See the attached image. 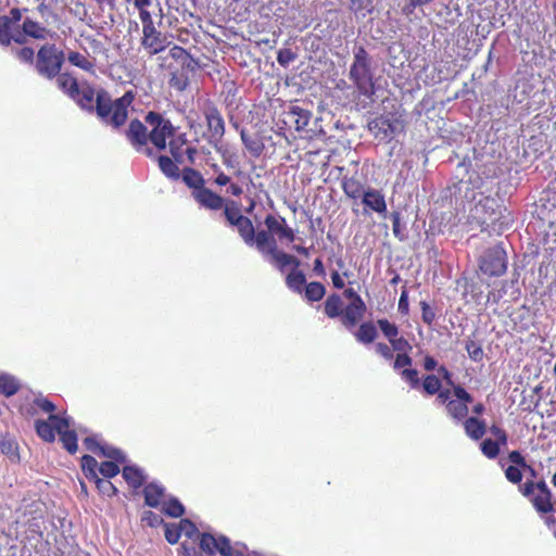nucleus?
I'll return each mask as SVG.
<instances>
[{
  "mask_svg": "<svg viewBox=\"0 0 556 556\" xmlns=\"http://www.w3.org/2000/svg\"><path fill=\"white\" fill-rule=\"evenodd\" d=\"M161 511L172 518H180L185 514V507L178 498H169V501L163 503Z\"/></svg>",
  "mask_w": 556,
  "mask_h": 556,
  "instance_id": "37998d69",
  "label": "nucleus"
},
{
  "mask_svg": "<svg viewBox=\"0 0 556 556\" xmlns=\"http://www.w3.org/2000/svg\"><path fill=\"white\" fill-rule=\"evenodd\" d=\"M389 348L393 349L395 353H409L413 346L403 338L388 339Z\"/></svg>",
  "mask_w": 556,
  "mask_h": 556,
  "instance_id": "5fc2aeb1",
  "label": "nucleus"
},
{
  "mask_svg": "<svg viewBox=\"0 0 556 556\" xmlns=\"http://www.w3.org/2000/svg\"><path fill=\"white\" fill-rule=\"evenodd\" d=\"M420 386L421 389H424L425 394H427L428 396H432L438 392L442 391V382H440V379L434 375L425 376L424 381H421Z\"/></svg>",
  "mask_w": 556,
  "mask_h": 556,
  "instance_id": "c03bdc74",
  "label": "nucleus"
},
{
  "mask_svg": "<svg viewBox=\"0 0 556 556\" xmlns=\"http://www.w3.org/2000/svg\"><path fill=\"white\" fill-rule=\"evenodd\" d=\"M342 298H340L337 293H331L324 301V315L330 319H339L341 326L346 328V330H353L359 320L363 319L365 313L359 315H355V319H346L345 318V306H343Z\"/></svg>",
  "mask_w": 556,
  "mask_h": 556,
  "instance_id": "f3484780",
  "label": "nucleus"
},
{
  "mask_svg": "<svg viewBox=\"0 0 556 556\" xmlns=\"http://www.w3.org/2000/svg\"><path fill=\"white\" fill-rule=\"evenodd\" d=\"M502 219V205L498 200L491 195H485L475 203L469 210V223L477 225L481 231L494 230Z\"/></svg>",
  "mask_w": 556,
  "mask_h": 556,
  "instance_id": "9d476101",
  "label": "nucleus"
},
{
  "mask_svg": "<svg viewBox=\"0 0 556 556\" xmlns=\"http://www.w3.org/2000/svg\"><path fill=\"white\" fill-rule=\"evenodd\" d=\"M353 336H355L356 342L363 345H370L377 340V327L370 321H364L359 324L358 329L353 332Z\"/></svg>",
  "mask_w": 556,
  "mask_h": 556,
  "instance_id": "7c9ffc66",
  "label": "nucleus"
},
{
  "mask_svg": "<svg viewBox=\"0 0 556 556\" xmlns=\"http://www.w3.org/2000/svg\"><path fill=\"white\" fill-rule=\"evenodd\" d=\"M177 128L165 116L155 111L144 115V122L132 119L126 136L128 139H174Z\"/></svg>",
  "mask_w": 556,
  "mask_h": 556,
  "instance_id": "f03ea898",
  "label": "nucleus"
},
{
  "mask_svg": "<svg viewBox=\"0 0 556 556\" xmlns=\"http://www.w3.org/2000/svg\"><path fill=\"white\" fill-rule=\"evenodd\" d=\"M394 352L395 351L384 342L376 343V353L380 357L384 358V361H392V358L395 357V354H393Z\"/></svg>",
  "mask_w": 556,
  "mask_h": 556,
  "instance_id": "052dcab7",
  "label": "nucleus"
},
{
  "mask_svg": "<svg viewBox=\"0 0 556 556\" xmlns=\"http://www.w3.org/2000/svg\"><path fill=\"white\" fill-rule=\"evenodd\" d=\"M377 327H379L380 332H382V336L388 340L402 338L399 336V327L387 318L377 319Z\"/></svg>",
  "mask_w": 556,
  "mask_h": 556,
  "instance_id": "49530a36",
  "label": "nucleus"
},
{
  "mask_svg": "<svg viewBox=\"0 0 556 556\" xmlns=\"http://www.w3.org/2000/svg\"><path fill=\"white\" fill-rule=\"evenodd\" d=\"M182 533L177 531L175 528H170L169 525H165V540L169 544L178 543L179 538H181Z\"/></svg>",
  "mask_w": 556,
  "mask_h": 556,
  "instance_id": "69168bd1",
  "label": "nucleus"
},
{
  "mask_svg": "<svg viewBox=\"0 0 556 556\" xmlns=\"http://www.w3.org/2000/svg\"><path fill=\"white\" fill-rule=\"evenodd\" d=\"M127 96L128 94L126 93L124 97L112 101L108 91L104 89L98 90L93 113H96L98 118L106 125H110L114 128H119L125 124L127 119V106L132 99L130 96V99L127 100Z\"/></svg>",
  "mask_w": 556,
  "mask_h": 556,
  "instance_id": "423d86ee",
  "label": "nucleus"
},
{
  "mask_svg": "<svg viewBox=\"0 0 556 556\" xmlns=\"http://www.w3.org/2000/svg\"><path fill=\"white\" fill-rule=\"evenodd\" d=\"M341 188H343L344 194L348 199L358 200L362 194H365L366 190L363 185L355 177H343L341 180Z\"/></svg>",
  "mask_w": 556,
  "mask_h": 556,
  "instance_id": "72a5a7b5",
  "label": "nucleus"
},
{
  "mask_svg": "<svg viewBox=\"0 0 556 556\" xmlns=\"http://www.w3.org/2000/svg\"><path fill=\"white\" fill-rule=\"evenodd\" d=\"M287 117L289 118L288 123L293 124L296 130H302L307 126L311 113L300 106H292L287 113Z\"/></svg>",
  "mask_w": 556,
  "mask_h": 556,
  "instance_id": "473e14b6",
  "label": "nucleus"
},
{
  "mask_svg": "<svg viewBox=\"0 0 556 556\" xmlns=\"http://www.w3.org/2000/svg\"><path fill=\"white\" fill-rule=\"evenodd\" d=\"M122 463H115L114 460H104L100 463V468L96 469V473L103 476V479H111L119 473V467Z\"/></svg>",
  "mask_w": 556,
  "mask_h": 556,
  "instance_id": "de8ad7c7",
  "label": "nucleus"
},
{
  "mask_svg": "<svg viewBox=\"0 0 556 556\" xmlns=\"http://www.w3.org/2000/svg\"><path fill=\"white\" fill-rule=\"evenodd\" d=\"M278 240L279 239H277L276 236H270L267 237V241L264 242L263 244H258L257 240L243 243H245L249 247H255L258 253H261V255H263L264 257L268 258L269 263L273 264V266H275V268L278 269L279 273H282L283 269L288 266L293 267V269L291 270H300L298 269L300 267V261L295 256H292L277 248Z\"/></svg>",
  "mask_w": 556,
  "mask_h": 556,
  "instance_id": "9b49d317",
  "label": "nucleus"
},
{
  "mask_svg": "<svg viewBox=\"0 0 556 556\" xmlns=\"http://www.w3.org/2000/svg\"><path fill=\"white\" fill-rule=\"evenodd\" d=\"M205 121L210 136L222 139L225 134V122L220 112L214 105H206L204 109Z\"/></svg>",
  "mask_w": 556,
  "mask_h": 556,
  "instance_id": "4be33fe9",
  "label": "nucleus"
},
{
  "mask_svg": "<svg viewBox=\"0 0 556 556\" xmlns=\"http://www.w3.org/2000/svg\"><path fill=\"white\" fill-rule=\"evenodd\" d=\"M199 539V548L202 553L210 556L218 553L222 556H260L256 552L242 553L241 551L233 549L231 543L226 536L215 538L211 533L204 532Z\"/></svg>",
  "mask_w": 556,
  "mask_h": 556,
  "instance_id": "4468645a",
  "label": "nucleus"
},
{
  "mask_svg": "<svg viewBox=\"0 0 556 556\" xmlns=\"http://www.w3.org/2000/svg\"><path fill=\"white\" fill-rule=\"evenodd\" d=\"M453 395L456 401H448L444 404L445 412H447L448 417L460 421L467 418V413H469L467 406L472 403V396L462 386H454Z\"/></svg>",
  "mask_w": 556,
  "mask_h": 556,
  "instance_id": "a211bd4d",
  "label": "nucleus"
},
{
  "mask_svg": "<svg viewBox=\"0 0 556 556\" xmlns=\"http://www.w3.org/2000/svg\"><path fill=\"white\" fill-rule=\"evenodd\" d=\"M181 179H184L185 186L193 189V191L208 189L203 187L202 175L191 167H187L184 169V174H181Z\"/></svg>",
  "mask_w": 556,
  "mask_h": 556,
  "instance_id": "c9c22d12",
  "label": "nucleus"
},
{
  "mask_svg": "<svg viewBox=\"0 0 556 556\" xmlns=\"http://www.w3.org/2000/svg\"><path fill=\"white\" fill-rule=\"evenodd\" d=\"M58 88L70 99L75 98L77 89L80 87L78 80L68 72H60L54 79Z\"/></svg>",
  "mask_w": 556,
  "mask_h": 556,
  "instance_id": "cd10ccee",
  "label": "nucleus"
},
{
  "mask_svg": "<svg viewBox=\"0 0 556 556\" xmlns=\"http://www.w3.org/2000/svg\"><path fill=\"white\" fill-rule=\"evenodd\" d=\"M420 308H421V320H424V324L428 327H430L433 324L434 320V311L429 306V304L426 301L420 302Z\"/></svg>",
  "mask_w": 556,
  "mask_h": 556,
  "instance_id": "bf43d9fd",
  "label": "nucleus"
},
{
  "mask_svg": "<svg viewBox=\"0 0 556 556\" xmlns=\"http://www.w3.org/2000/svg\"><path fill=\"white\" fill-rule=\"evenodd\" d=\"M223 215H225L226 222L231 227L237 228L238 236L242 238L243 242L257 240L258 244H264L267 241V237L270 236L278 237L279 241L294 242V230L288 226L286 218L281 215H267L264 218V226L266 228L258 229V231H255L251 219L241 214L235 201L226 203L225 207H223Z\"/></svg>",
  "mask_w": 556,
  "mask_h": 556,
  "instance_id": "f257e3e1",
  "label": "nucleus"
},
{
  "mask_svg": "<svg viewBox=\"0 0 556 556\" xmlns=\"http://www.w3.org/2000/svg\"><path fill=\"white\" fill-rule=\"evenodd\" d=\"M28 35H24L23 28L21 25H16V28L1 30L0 29V47L1 48H10V47H24L28 43Z\"/></svg>",
  "mask_w": 556,
  "mask_h": 556,
  "instance_id": "b1692460",
  "label": "nucleus"
},
{
  "mask_svg": "<svg viewBox=\"0 0 556 556\" xmlns=\"http://www.w3.org/2000/svg\"><path fill=\"white\" fill-rule=\"evenodd\" d=\"M21 28L24 30V35H28L29 38L36 40H45L50 33L45 26L29 17H26L21 24Z\"/></svg>",
  "mask_w": 556,
  "mask_h": 556,
  "instance_id": "2f4dec72",
  "label": "nucleus"
},
{
  "mask_svg": "<svg viewBox=\"0 0 556 556\" xmlns=\"http://www.w3.org/2000/svg\"><path fill=\"white\" fill-rule=\"evenodd\" d=\"M22 21V11L18 8H13L9 15H0V29L8 30L16 28V25Z\"/></svg>",
  "mask_w": 556,
  "mask_h": 556,
  "instance_id": "58836bf2",
  "label": "nucleus"
},
{
  "mask_svg": "<svg viewBox=\"0 0 556 556\" xmlns=\"http://www.w3.org/2000/svg\"><path fill=\"white\" fill-rule=\"evenodd\" d=\"M507 457H509V462L514 467L529 468V465L526 463V458H523L520 452L511 451Z\"/></svg>",
  "mask_w": 556,
  "mask_h": 556,
  "instance_id": "0e129e2a",
  "label": "nucleus"
},
{
  "mask_svg": "<svg viewBox=\"0 0 556 556\" xmlns=\"http://www.w3.org/2000/svg\"><path fill=\"white\" fill-rule=\"evenodd\" d=\"M460 421L469 440L479 441L486 433V424L477 416L467 417Z\"/></svg>",
  "mask_w": 556,
  "mask_h": 556,
  "instance_id": "bb28decb",
  "label": "nucleus"
},
{
  "mask_svg": "<svg viewBox=\"0 0 556 556\" xmlns=\"http://www.w3.org/2000/svg\"><path fill=\"white\" fill-rule=\"evenodd\" d=\"M354 61L350 67V79L355 84L357 91L375 102V86L372 83L371 58L363 46H354Z\"/></svg>",
  "mask_w": 556,
  "mask_h": 556,
  "instance_id": "0eeeda50",
  "label": "nucleus"
},
{
  "mask_svg": "<svg viewBox=\"0 0 556 556\" xmlns=\"http://www.w3.org/2000/svg\"><path fill=\"white\" fill-rule=\"evenodd\" d=\"M88 480L96 484V490L100 492L101 496L112 497L116 495V486L110 482V479L99 478V476H96V478H88Z\"/></svg>",
  "mask_w": 556,
  "mask_h": 556,
  "instance_id": "a19ab883",
  "label": "nucleus"
},
{
  "mask_svg": "<svg viewBox=\"0 0 556 556\" xmlns=\"http://www.w3.org/2000/svg\"><path fill=\"white\" fill-rule=\"evenodd\" d=\"M481 274L489 277H501L507 271V254L502 244L489 248L478 263Z\"/></svg>",
  "mask_w": 556,
  "mask_h": 556,
  "instance_id": "2eb2a0df",
  "label": "nucleus"
},
{
  "mask_svg": "<svg viewBox=\"0 0 556 556\" xmlns=\"http://www.w3.org/2000/svg\"><path fill=\"white\" fill-rule=\"evenodd\" d=\"M370 132L375 136L394 139L404 135L405 119L399 111L384 112L368 123Z\"/></svg>",
  "mask_w": 556,
  "mask_h": 556,
  "instance_id": "f8f14e48",
  "label": "nucleus"
},
{
  "mask_svg": "<svg viewBox=\"0 0 556 556\" xmlns=\"http://www.w3.org/2000/svg\"><path fill=\"white\" fill-rule=\"evenodd\" d=\"M0 451H2L3 455L9 456L11 458L16 457V444L13 440L8 439L5 437H0Z\"/></svg>",
  "mask_w": 556,
  "mask_h": 556,
  "instance_id": "4d7b16f0",
  "label": "nucleus"
},
{
  "mask_svg": "<svg viewBox=\"0 0 556 556\" xmlns=\"http://www.w3.org/2000/svg\"><path fill=\"white\" fill-rule=\"evenodd\" d=\"M66 54L62 48L52 42H45L36 51L34 71L47 80H53L63 70Z\"/></svg>",
  "mask_w": 556,
  "mask_h": 556,
  "instance_id": "6e6552de",
  "label": "nucleus"
},
{
  "mask_svg": "<svg viewBox=\"0 0 556 556\" xmlns=\"http://www.w3.org/2000/svg\"><path fill=\"white\" fill-rule=\"evenodd\" d=\"M8 50L17 61L26 65H34L36 51L29 46L3 48Z\"/></svg>",
  "mask_w": 556,
  "mask_h": 556,
  "instance_id": "f704fd0d",
  "label": "nucleus"
},
{
  "mask_svg": "<svg viewBox=\"0 0 556 556\" xmlns=\"http://www.w3.org/2000/svg\"><path fill=\"white\" fill-rule=\"evenodd\" d=\"M83 444H85L86 450L89 452L100 450L102 447H106L108 445H102L100 442L97 441L96 437H89L83 441Z\"/></svg>",
  "mask_w": 556,
  "mask_h": 556,
  "instance_id": "774afa93",
  "label": "nucleus"
},
{
  "mask_svg": "<svg viewBox=\"0 0 556 556\" xmlns=\"http://www.w3.org/2000/svg\"><path fill=\"white\" fill-rule=\"evenodd\" d=\"M97 91L89 84L85 83L77 89V94L72 98L73 101L84 111L92 114L96 105Z\"/></svg>",
  "mask_w": 556,
  "mask_h": 556,
  "instance_id": "393cba45",
  "label": "nucleus"
},
{
  "mask_svg": "<svg viewBox=\"0 0 556 556\" xmlns=\"http://www.w3.org/2000/svg\"><path fill=\"white\" fill-rule=\"evenodd\" d=\"M467 179L460 178L459 191L465 192L466 199L473 201L476 194H484L491 190V181L496 178V165L493 163L478 166L466 172Z\"/></svg>",
  "mask_w": 556,
  "mask_h": 556,
  "instance_id": "1a4fd4ad",
  "label": "nucleus"
},
{
  "mask_svg": "<svg viewBox=\"0 0 556 556\" xmlns=\"http://www.w3.org/2000/svg\"><path fill=\"white\" fill-rule=\"evenodd\" d=\"M169 56L173 59V62L168 64V85L175 90L182 92L189 87L191 78L200 68L199 61L180 46H174L169 50Z\"/></svg>",
  "mask_w": 556,
  "mask_h": 556,
  "instance_id": "39448f33",
  "label": "nucleus"
},
{
  "mask_svg": "<svg viewBox=\"0 0 556 556\" xmlns=\"http://www.w3.org/2000/svg\"><path fill=\"white\" fill-rule=\"evenodd\" d=\"M192 197L195 202L199 203V205L210 210V211H218L226 206V202H224V199L212 191L211 189H200V190H193Z\"/></svg>",
  "mask_w": 556,
  "mask_h": 556,
  "instance_id": "5701e85b",
  "label": "nucleus"
},
{
  "mask_svg": "<svg viewBox=\"0 0 556 556\" xmlns=\"http://www.w3.org/2000/svg\"><path fill=\"white\" fill-rule=\"evenodd\" d=\"M343 298L349 300L350 303L346 304V319L354 320L355 315H359L362 313H366V304L365 301L359 296L358 293L352 288H346L343 291Z\"/></svg>",
  "mask_w": 556,
  "mask_h": 556,
  "instance_id": "a878e982",
  "label": "nucleus"
},
{
  "mask_svg": "<svg viewBox=\"0 0 556 556\" xmlns=\"http://www.w3.org/2000/svg\"><path fill=\"white\" fill-rule=\"evenodd\" d=\"M298 58L291 49L285 48L277 52V62L282 67H288Z\"/></svg>",
  "mask_w": 556,
  "mask_h": 556,
  "instance_id": "864d4df0",
  "label": "nucleus"
},
{
  "mask_svg": "<svg viewBox=\"0 0 556 556\" xmlns=\"http://www.w3.org/2000/svg\"><path fill=\"white\" fill-rule=\"evenodd\" d=\"M141 522L149 528H156L162 525V518L151 510H146L141 515Z\"/></svg>",
  "mask_w": 556,
  "mask_h": 556,
  "instance_id": "13d9d810",
  "label": "nucleus"
},
{
  "mask_svg": "<svg viewBox=\"0 0 556 556\" xmlns=\"http://www.w3.org/2000/svg\"><path fill=\"white\" fill-rule=\"evenodd\" d=\"M519 493L531 503L536 514L543 516V522H545L546 528L553 530L556 535V518L551 515L555 510L553 493H551L546 482L544 480L536 482L526 480L525 484L519 486Z\"/></svg>",
  "mask_w": 556,
  "mask_h": 556,
  "instance_id": "7ed1b4c3",
  "label": "nucleus"
},
{
  "mask_svg": "<svg viewBox=\"0 0 556 556\" xmlns=\"http://www.w3.org/2000/svg\"><path fill=\"white\" fill-rule=\"evenodd\" d=\"M489 431L495 440L485 439L481 441L480 451L481 455L489 459H494L500 455V448L507 445L508 434L504 429L495 425L490 426Z\"/></svg>",
  "mask_w": 556,
  "mask_h": 556,
  "instance_id": "6ab92c4d",
  "label": "nucleus"
},
{
  "mask_svg": "<svg viewBox=\"0 0 556 556\" xmlns=\"http://www.w3.org/2000/svg\"><path fill=\"white\" fill-rule=\"evenodd\" d=\"M243 144H245V149L254 157H258L262 151H264V141H243Z\"/></svg>",
  "mask_w": 556,
  "mask_h": 556,
  "instance_id": "e2e57ef3",
  "label": "nucleus"
},
{
  "mask_svg": "<svg viewBox=\"0 0 556 556\" xmlns=\"http://www.w3.org/2000/svg\"><path fill=\"white\" fill-rule=\"evenodd\" d=\"M21 389V383L15 377L9 375H0V394L5 397L13 396Z\"/></svg>",
  "mask_w": 556,
  "mask_h": 556,
  "instance_id": "4c0bfd02",
  "label": "nucleus"
},
{
  "mask_svg": "<svg viewBox=\"0 0 556 556\" xmlns=\"http://www.w3.org/2000/svg\"><path fill=\"white\" fill-rule=\"evenodd\" d=\"M144 504L150 508H157L164 502V488L155 482H150L142 489Z\"/></svg>",
  "mask_w": 556,
  "mask_h": 556,
  "instance_id": "c756f323",
  "label": "nucleus"
},
{
  "mask_svg": "<svg viewBox=\"0 0 556 556\" xmlns=\"http://www.w3.org/2000/svg\"><path fill=\"white\" fill-rule=\"evenodd\" d=\"M169 528H175V530L179 531L185 535V538L193 539L200 538L202 533L199 532L197 526L190 521V519H180L178 525H169Z\"/></svg>",
  "mask_w": 556,
  "mask_h": 556,
  "instance_id": "79ce46f5",
  "label": "nucleus"
},
{
  "mask_svg": "<svg viewBox=\"0 0 556 556\" xmlns=\"http://www.w3.org/2000/svg\"><path fill=\"white\" fill-rule=\"evenodd\" d=\"M166 143L169 144V153H172V157H174L175 162L182 163L184 153H188L189 160L191 161L194 149H182L186 141H132L134 150H136L137 153L148 155V157H151L154 151L165 150Z\"/></svg>",
  "mask_w": 556,
  "mask_h": 556,
  "instance_id": "dca6fc26",
  "label": "nucleus"
},
{
  "mask_svg": "<svg viewBox=\"0 0 556 556\" xmlns=\"http://www.w3.org/2000/svg\"><path fill=\"white\" fill-rule=\"evenodd\" d=\"M66 60L74 66H77L86 72H90L93 68V63L88 61L84 55L77 51H71L66 55Z\"/></svg>",
  "mask_w": 556,
  "mask_h": 556,
  "instance_id": "8fccbe9b",
  "label": "nucleus"
},
{
  "mask_svg": "<svg viewBox=\"0 0 556 556\" xmlns=\"http://www.w3.org/2000/svg\"><path fill=\"white\" fill-rule=\"evenodd\" d=\"M35 405L38 407L39 410H42L43 413H53L56 407L54 404L49 401L47 397H37L35 399ZM54 415V414H50Z\"/></svg>",
  "mask_w": 556,
  "mask_h": 556,
  "instance_id": "680f3d73",
  "label": "nucleus"
},
{
  "mask_svg": "<svg viewBox=\"0 0 556 556\" xmlns=\"http://www.w3.org/2000/svg\"><path fill=\"white\" fill-rule=\"evenodd\" d=\"M122 477H124L125 483L132 490H138L146 486V476L142 470L135 465H127L122 468Z\"/></svg>",
  "mask_w": 556,
  "mask_h": 556,
  "instance_id": "c85d7f7f",
  "label": "nucleus"
},
{
  "mask_svg": "<svg viewBox=\"0 0 556 556\" xmlns=\"http://www.w3.org/2000/svg\"><path fill=\"white\" fill-rule=\"evenodd\" d=\"M35 430L38 438L47 443H53L54 434H59L60 443L68 454L77 453V433L70 429V421L66 417L56 415L48 416V419H38L35 421Z\"/></svg>",
  "mask_w": 556,
  "mask_h": 556,
  "instance_id": "20e7f679",
  "label": "nucleus"
},
{
  "mask_svg": "<svg viewBox=\"0 0 556 556\" xmlns=\"http://www.w3.org/2000/svg\"><path fill=\"white\" fill-rule=\"evenodd\" d=\"M359 199H362V203H364V206L367 207V210H365V213L368 214V212H374L382 216L387 214L386 198L383 197V193H381L380 190L368 188L365 194L359 195Z\"/></svg>",
  "mask_w": 556,
  "mask_h": 556,
  "instance_id": "412c9836",
  "label": "nucleus"
},
{
  "mask_svg": "<svg viewBox=\"0 0 556 556\" xmlns=\"http://www.w3.org/2000/svg\"><path fill=\"white\" fill-rule=\"evenodd\" d=\"M465 350L466 353H468L469 359L473 361L475 363H480L484 356L481 344L476 340H466Z\"/></svg>",
  "mask_w": 556,
  "mask_h": 556,
  "instance_id": "09e8293b",
  "label": "nucleus"
},
{
  "mask_svg": "<svg viewBox=\"0 0 556 556\" xmlns=\"http://www.w3.org/2000/svg\"><path fill=\"white\" fill-rule=\"evenodd\" d=\"M392 369L395 371L403 369H410V365L413 364V358L409 356V353H395V356L392 357Z\"/></svg>",
  "mask_w": 556,
  "mask_h": 556,
  "instance_id": "3c124183",
  "label": "nucleus"
},
{
  "mask_svg": "<svg viewBox=\"0 0 556 556\" xmlns=\"http://www.w3.org/2000/svg\"><path fill=\"white\" fill-rule=\"evenodd\" d=\"M425 2L422 0H408L407 3L402 8V13L406 16H410L414 14L417 7L424 5Z\"/></svg>",
  "mask_w": 556,
  "mask_h": 556,
  "instance_id": "338daca9",
  "label": "nucleus"
},
{
  "mask_svg": "<svg viewBox=\"0 0 556 556\" xmlns=\"http://www.w3.org/2000/svg\"><path fill=\"white\" fill-rule=\"evenodd\" d=\"M504 473H506V479L509 483L522 486L523 483H520L522 481V468L510 465L506 468V472Z\"/></svg>",
  "mask_w": 556,
  "mask_h": 556,
  "instance_id": "6e6d98bb",
  "label": "nucleus"
},
{
  "mask_svg": "<svg viewBox=\"0 0 556 556\" xmlns=\"http://www.w3.org/2000/svg\"><path fill=\"white\" fill-rule=\"evenodd\" d=\"M178 162L172 160L165 155L157 156V166H160L161 173L165 174L170 179L179 178Z\"/></svg>",
  "mask_w": 556,
  "mask_h": 556,
  "instance_id": "e433bc0d",
  "label": "nucleus"
},
{
  "mask_svg": "<svg viewBox=\"0 0 556 556\" xmlns=\"http://www.w3.org/2000/svg\"><path fill=\"white\" fill-rule=\"evenodd\" d=\"M400 377L404 382L409 384V388H419L418 370L416 369H400Z\"/></svg>",
  "mask_w": 556,
  "mask_h": 556,
  "instance_id": "603ef678",
  "label": "nucleus"
},
{
  "mask_svg": "<svg viewBox=\"0 0 556 556\" xmlns=\"http://www.w3.org/2000/svg\"><path fill=\"white\" fill-rule=\"evenodd\" d=\"M150 29L152 31H149L147 28L142 29L143 37L141 45L150 55H154L165 50L169 45V41L165 35L155 28V26H151Z\"/></svg>",
  "mask_w": 556,
  "mask_h": 556,
  "instance_id": "aec40b11",
  "label": "nucleus"
},
{
  "mask_svg": "<svg viewBox=\"0 0 556 556\" xmlns=\"http://www.w3.org/2000/svg\"><path fill=\"white\" fill-rule=\"evenodd\" d=\"M285 283L291 292L303 294L306 302H318L325 296V286L317 281L306 283V277L301 270L288 273Z\"/></svg>",
  "mask_w": 556,
  "mask_h": 556,
  "instance_id": "ddd939ff",
  "label": "nucleus"
},
{
  "mask_svg": "<svg viewBox=\"0 0 556 556\" xmlns=\"http://www.w3.org/2000/svg\"><path fill=\"white\" fill-rule=\"evenodd\" d=\"M94 455L103 456L105 458L111 459L110 462L125 464L126 457L122 450L117 447H113L111 445L106 447H102L100 450H96L91 452Z\"/></svg>",
  "mask_w": 556,
  "mask_h": 556,
  "instance_id": "ea45409f",
  "label": "nucleus"
},
{
  "mask_svg": "<svg viewBox=\"0 0 556 556\" xmlns=\"http://www.w3.org/2000/svg\"><path fill=\"white\" fill-rule=\"evenodd\" d=\"M98 468L99 464L92 456L83 455V457H80V469H83V473H85L86 479H96V469Z\"/></svg>",
  "mask_w": 556,
  "mask_h": 556,
  "instance_id": "a18cd8bd",
  "label": "nucleus"
}]
</instances>
